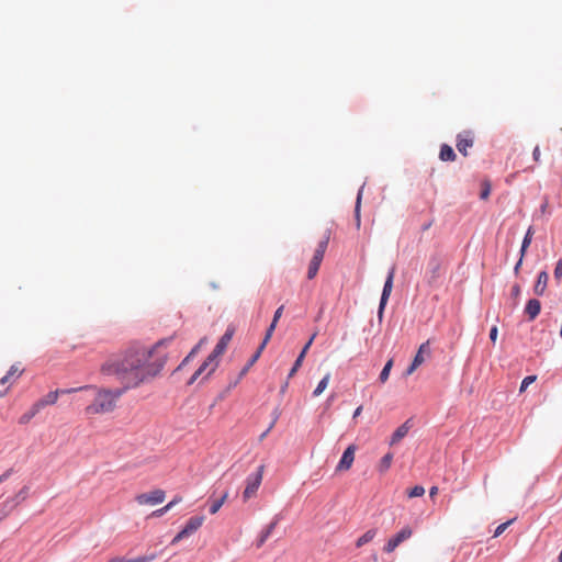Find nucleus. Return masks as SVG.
<instances>
[{
    "label": "nucleus",
    "instance_id": "1",
    "mask_svg": "<svg viewBox=\"0 0 562 562\" xmlns=\"http://www.w3.org/2000/svg\"><path fill=\"white\" fill-rule=\"evenodd\" d=\"M101 374L115 376L122 389L136 387L140 382V348L137 342L121 353L110 356L100 367Z\"/></svg>",
    "mask_w": 562,
    "mask_h": 562
},
{
    "label": "nucleus",
    "instance_id": "2",
    "mask_svg": "<svg viewBox=\"0 0 562 562\" xmlns=\"http://www.w3.org/2000/svg\"><path fill=\"white\" fill-rule=\"evenodd\" d=\"M88 390H93L95 392V396L93 402L88 405L85 409L87 415H100L105 413H111L116 407V401L122 396L125 392V389L110 390L105 387H97L94 385H90Z\"/></svg>",
    "mask_w": 562,
    "mask_h": 562
},
{
    "label": "nucleus",
    "instance_id": "3",
    "mask_svg": "<svg viewBox=\"0 0 562 562\" xmlns=\"http://www.w3.org/2000/svg\"><path fill=\"white\" fill-rule=\"evenodd\" d=\"M166 342L160 340L149 350L146 363L143 366V380L147 376L155 378L164 368L167 361Z\"/></svg>",
    "mask_w": 562,
    "mask_h": 562
},
{
    "label": "nucleus",
    "instance_id": "4",
    "mask_svg": "<svg viewBox=\"0 0 562 562\" xmlns=\"http://www.w3.org/2000/svg\"><path fill=\"white\" fill-rule=\"evenodd\" d=\"M263 472H265V465L261 464L258 467L256 473L250 474L246 479V487L243 492L244 502L249 501L251 497H254L257 494V492L261 485V482H262Z\"/></svg>",
    "mask_w": 562,
    "mask_h": 562
},
{
    "label": "nucleus",
    "instance_id": "5",
    "mask_svg": "<svg viewBox=\"0 0 562 562\" xmlns=\"http://www.w3.org/2000/svg\"><path fill=\"white\" fill-rule=\"evenodd\" d=\"M204 522V516H193L191 517L181 531L177 533V536L172 539L171 543L176 544L180 540L189 537L194 533Z\"/></svg>",
    "mask_w": 562,
    "mask_h": 562
},
{
    "label": "nucleus",
    "instance_id": "6",
    "mask_svg": "<svg viewBox=\"0 0 562 562\" xmlns=\"http://www.w3.org/2000/svg\"><path fill=\"white\" fill-rule=\"evenodd\" d=\"M394 276H395V267L393 266L387 273V278L385 280L381 300H380V305H379V311H378V318L380 322L383 318V312H384L385 305L387 303V300H389L392 289H393Z\"/></svg>",
    "mask_w": 562,
    "mask_h": 562
},
{
    "label": "nucleus",
    "instance_id": "7",
    "mask_svg": "<svg viewBox=\"0 0 562 562\" xmlns=\"http://www.w3.org/2000/svg\"><path fill=\"white\" fill-rule=\"evenodd\" d=\"M89 387L90 386H80V387H74V389L55 390V391L49 392L48 394H46L44 397L40 398L38 401H36V403H37V406H40L43 409L47 405H54L57 402L58 396L60 394H70V393L82 391L83 389H89Z\"/></svg>",
    "mask_w": 562,
    "mask_h": 562
},
{
    "label": "nucleus",
    "instance_id": "8",
    "mask_svg": "<svg viewBox=\"0 0 562 562\" xmlns=\"http://www.w3.org/2000/svg\"><path fill=\"white\" fill-rule=\"evenodd\" d=\"M412 535L413 529L408 526H405L397 533H395L392 538L389 539L383 550L386 553L393 552L402 542L409 539Z\"/></svg>",
    "mask_w": 562,
    "mask_h": 562
},
{
    "label": "nucleus",
    "instance_id": "9",
    "mask_svg": "<svg viewBox=\"0 0 562 562\" xmlns=\"http://www.w3.org/2000/svg\"><path fill=\"white\" fill-rule=\"evenodd\" d=\"M356 449L357 447L355 445L347 447L336 467L337 472L348 471L352 467Z\"/></svg>",
    "mask_w": 562,
    "mask_h": 562
},
{
    "label": "nucleus",
    "instance_id": "10",
    "mask_svg": "<svg viewBox=\"0 0 562 562\" xmlns=\"http://www.w3.org/2000/svg\"><path fill=\"white\" fill-rule=\"evenodd\" d=\"M217 357H213V353H211L206 360L200 366V368L193 373L191 379L189 380L188 384H193L198 378L209 369L207 374H211L213 371H215L217 367Z\"/></svg>",
    "mask_w": 562,
    "mask_h": 562
},
{
    "label": "nucleus",
    "instance_id": "11",
    "mask_svg": "<svg viewBox=\"0 0 562 562\" xmlns=\"http://www.w3.org/2000/svg\"><path fill=\"white\" fill-rule=\"evenodd\" d=\"M217 357H213V353H211L206 360L200 366V368L193 373L191 379L189 380L188 384H193L198 378L209 369L207 374H211L213 371H215L217 367Z\"/></svg>",
    "mask_w": 562,
    "mask_h": 562
},
{
    "label": "nucleus",
    "instance_id": "12",
    "mask_svg": "<svg viewBox=\"0 0 562 562\" xmlns=\"http://www.w3.org/2000/svg\"><path fill=\"white\" fill-rule=\"evenodd\" d=\"M474 139L471 132H463L457 136V149L463 155H468V148L473 146Z\"/></svg>",
    "mask_w": 562,
    "mask_h": 562
},
{
    "label": "nucleus",
    "instance_id": "13",
    "mask_svg": "<svg viewBox=\"0 0 562 562\" xmlns=\"http://www.w3.org/2000/svg\"><path fill=\"white\" fill-rule=\"evenodd\" d=\"M328 241H329V235L325 234L323 236V238L319 240L317 248L314 251L313 258L311 260L312 263L321 266L324 255H325V251L328 246Z\"/></svg>",
    "mask_w": 562,
    "mask_h": 562
},
{
    "label": "nucleus",
    "instance_id": "14",
    "mask_svg": "<svg viewBox=\"0 0 562 562\" xmlns=\"http://www.w3.org/2000/svg\"><path fill=\"white\" fill-rule=\"evenodd\" d=\"M233 335H234V330L233 329H227L225 331V334L221 337V339L216 344L214 350L211 352V353H213V357H217L218 358L220 356H222L225 352L229 341L233 338Z\"/></svg>",
    "mask_w": 562,
    "mask_h": 562
},
{
    "label": "nucleus",
    "instance_id": "15",
    "mask_svg": "<svg viewBox=\"0 0 562 562\" xmlns=\"http://www.w3.org/2000/svg\"><path fill=\"white\" fill-rule=\"evenodd\" d=\"M166 498V493L162 490H155L153 492H149L147 494H143V503L149 504V505H157L161 504Z\"/></svg>",
    "mask_w": 562,
    "mask_h": 562
},
{
    "label": "nucleus",
    "instance_id": "16",
    "mask_svg": "<svg viewBox=\"0 0 562 562\" xmlns=\"http://www.w3.org/2000/svg\"><path fill=\"white\" fill-rule=\"evenodd\" d=\"M283 308L284 306L281 305L280 307L277 308V311L274 312V315H273V319H272V323L270 324V326L268 327L267 329V333H266V336L263 338V341L261 342L260 345V349H265L267 342L269 341V339L271 338L272 334H273V330L276 329V326H277V323L278 321L280 319L282 313H283Z\"/></svg>",
    "mask_w": 562,
    "mask_h": 562
},
{
    "label": "nucleus",
    "instance_id": "17",
    "mask_svg": "<svg viewBox=\"0 0 562 562\" xmlns=\"http://www.w3.org/2000/svg\"><path fill=\"white\" fill-rule=\"evenodd\" d=\"M431 355V349H430V340L428 339L427 341L423 342L418 350H417V353L415 355L414 357V361L416 363H418L419 366H422L426 358H429Z\"/></svg>",
    "mask_w": 562,
    "mask_h": 562
},
{
    "label": "nucleus",
    "instance_id": "18",
    "mask_svg": "<svg viewBox=\"0 0 562 562\" xmlns=\"http://www.w3.org/2000/svg\"><path fill=\"white\" fill-rule=\"evenodd\" d=\"M541 311V303L537 299H531L527 302L525 313L528 315L529 321H533Z\"/></svg>",
    "mask_w": 562,
    "mask_h": 562
},
{
    "label": "nucleus",
    "instance_id": "19",
    "mask_svg": "<svg viewBox=\"0 0 562 562\" xmlns=\"http://www.w3.org/2000/svg\"><path fill=\"white\" fill-rule=\"evenodd\" d=\"M548 280H549V276L547 273V271H541L539 274H538V279H537V282L535 284V293L537 295H542L547 289V284H548Z\"/></svg>",
    "mask_w": 562,
    "mask_h": 562
},
{
    "label": "nucleus",
    "instance_id": "20",
    "mask_svg": "<svg viewBox=\"0 0 562 562\" xmlns=\"http://www.w3.org/2000/svg\"><path fill=\"white\" fill-rule=\"evenodd\" d=\"M408 430H409L408 422H405L400 427H397L396 430L393 432L391 440H390V445L393 446V445H396L398 441H401L408 434Z\"/></svg>",
    "mask_w": 562,
    "mask_h": 562
},
{
    "label": "nucleus",
    "instance_id": "21",
    "mask_svg": "<svg viewBox=\"0 0 562 562\" xmlns=\"http://www.w3.org/2000/svg\"><path fill=\"white\" fill-rule=\"evenodd\" d=\"M23 369L20 368L19 364H13L11 366L10 370L7 372V374L0 380V383L1 384H5L8 382H10L12 379L13 380H16L21 376V374L23 373Z\"/></svg>",
    "mask_w": 562,
    "mask_h": 562
},
{
    "label": "nucleus",
    "instance_id": "22",
    "mask_svg": "<svg viewBox=\"0 0 562 562\" xmlns=\"http://www.w3.org/2000/svg\"><path fill=\"white\" fill-rule=\"evenodd\" d=\"M42 408L37 406V403L35 402L31 408L25 412L19 419V424L26 425L29 424L40 412Z\"/></svg>",
    "mask_w": 562,
    "mask_h": 562
},
{
    "label": "nucleus",
    "instance_id": "23",
    "mask_svg": "<svg viewBox=\"0 0 562 562\" xmlns=\"http://www.w3.org/2000/svg\"><path fill=\"white\" fill-rule=\"evenodd\" d=\"M456 154L452 149L451 146L447 145V144H443L441 147H440V153H439V158L442 160V161H453L456 159Z\"/></svg>",
    "mask_w": 562,
    "mask_h": 562
},
{
    "label": "nucleus",
    "instance_id": "24",
    "mask_svg": "<svg viewBox=\"0 0 562 562\" xmlns=\"http://www.w3.org/2000/svg\"><path fill=\"white\" fill-rule=\"evenodd\" d=\"M375 536H376V530L375 529H369L361 537L358 538V540L356 542V546L358 548H360V547L371 542L374 539Z\"/></svg>",
    "mask_w": 562,
    "mask_h": 562
},
{
    "label": "nucleus",
    "instance_id": "25",
    "mask_svg": "<svg viewBox=\"0 0 562 562\" xmlns=\"http://www.w3.org/2000/svg\"><path fill=\"white\" fill-rule=\"evenodd\" d=\"M532 236H533V228H532V226H530L527 229V233H526V235H525V237L522 239V243H521V248H520L521 258L525 257L526 251H527L528 247L531 244Z\"/></svg>",
    "mask_w": 562,
    "mask_h": 562
},
{
    "label": "nucleus",
    "instance_id": "26",
    "mask_svg": "<svg viewBox=\"0 0 562 562\" xmlns=\"http://www.w3.org/2000/svg\"><path fill=\"white\" fill-rule=\"evenodd\" d=\"M277 524H278V520H273L272 522H270L267 526V528L262 531V533L258 540V544H257L258 547H261L267 541V539L270 537V535L274 530Z\"/></svg>",
    "mask_w": 562,
    "mask_h": 562
},
{
    "label": "nucleus",
    "instance_id": "27",
    "mask_svg": "<svg viewBox=\"0 0 562 562\" xmlns=\"http://www.w3.org/2000/svg\"><path fill=\"white\" fill-rule=\"evenodd\" d=\"M227 497H228V492L226 491L223 493V495L220 498L214 499L210 506V513L212 515L216 514L220 510V508L223 506V504L226 502Z\"/></svg>",
    "mask_w": 562,
    "mask_h": 562
},
{
    "label": "nucleus",
    "instance_id": "28",
    "mask_svg": "<svg viewBox=\"0 0 562 562\" xmlns=\"http://www.w3.org/2000/svg\"><path fill=\"white\" fill-rule=\"evenodd\" d=\"M393 363H394L393 359H389L386 361V363L384 364V367H383V369H382V371L380 373V376H379V381L381 383H385L387 381V379L390 376V372H391L392 367H393Z\"/></svg>",
    "mask_w": 562,
    "mask_h": 562
},
{
    "label": "nucleus",
    "instance_id": "29",
    "mask_svg": "<svg viewBox=\"0 0 562 562\" xmlns=\"http://www.w3.org/2000/svg\"><path fill=\"white\" fill-rule=\"evenodd\" d=\"M329 379H330V374L327 373L318 383V385L316 386V389L314 390L313 392V395L314 396H319L327 387L328 383H329Z\"/></svg>",
    "mask_w": 562,
    "mask_h": 562
},
{
    "label": "nucleus",
    "instance_id": "30",
    "mask_svg": "<svg viewBox=\"0 0 562 562\" xmlns=\"http://www.w3.org/2000/svg\"><path fill=\"white\" fill-rule=\"evenodd\" d=\"M392 461H393V454L386 453L380 461V464H379L380 472H382V473L386 472L390 469Z\"/></svg>",
    "mask_w": 562,
    "mask_h": 562
},
{
    "label": "nucleus",
    "instance_id": "31",
    "mask_svg": "<svg viewBox=\"0 0 562 562\" xmlns=\"http://www.w3.org/2000/svg\"><path fill=\"white\" fill-rule=\"evenodd\" d=\"M424 494H425V488L422 485H416L413 488L407 491V496L409 498L419 497V496H423Z\"/></svg>",
    "mask_w": 562,
    "mask_h": 562
},
{
    "label": "nucleus",
    "instance_id": "32",
    "mask_svg": "<svg viewBox=\"0 0 562 562\" xmlns=\"http://www.w3.org/2000/svg\"><path fill=\"white\" fill-rule=\"evenodd\" d=\"M29 495V487L23 486L18 494L14 496V499L16 501V504L24 502L27 498Z\"/></svg>",
    "mask_w": 562,
    "mask_h": 562
},
{
    "label": "nucleus",
    "instance_id": "33",
    "mask_svg": "<svg viewBox=\"0 0 562 562\" xmlns=\"http://www.w3.org/2000/svg\"><path fill=\"white\" fill-rule=\"evenodd\" d=\"M172 508V504H167L166 506L153 512L150 515H148L146 518L149 519L151 517H159L165 515L168 510Z\"/></svg>",
    "mask_w": 562,
    "mask_h": 562
},
{
    "label": "nucleus",
    "instance_id": "34",
    "mask_svg": "<svg viewBox=\"0 0 562 562\" xmlns=\"http://www.w3.org/2000/svg\"><path fill=\"white\" fill-rule=\"evenodd\" d=\"M514 520H515V518L509 519L508 521L503 522L499 526H497V528L494 531V537H499L514 522Z\"/></svg>",
    "mask_w": 562,
    "mask_h": 562
},
{
    "label": "nucleus",
    "instance_id": "35",
    "mask_svg": "<svg viewBox=\"0 0 562 562\" xmlns=\"http://www.w3.org/2000/svg\"><path fill=\"white\" fill-rule=\"evenodd\" d=\"M321 266L310 262L307 270V278L310 280L314 279L318 272Z\"/></svg>",
    "mask_w": 562,
    "mask_h": 562
},
{
    "label": "nucleus",
    "instance_id": "36",
    "mask_svg": "<svg viewBox=\"0 0 562 562\" xmlns=\"http://www.w3.org/2000/svg\"><path fill=\"white\" fill-rule=\"evenodd\" d=\"M536 381V376L535 375H528L526 376L522 382H521V385H520V392H524L527 386L531 383H533Z\"/></svg>",
    "mask_w": 562,
    "mask_h": 562
},
{
    "label": "nucleus",
    "instance_id": "37",
    "mask_svg": "<svg viewBox=\"0 0 562 562\" xmlns=\"http://www.w3.org/2000/svg\"><path fill=\"white\" fill-rule=\"evenodd\" d=\"M554 278L560 281L562 279V259H559L554 268Z\"/></svg>",
    "mask_w": 562,
    "mask_h": 562
},
{
    "label": "nucleus",
    "instance_id": "38",
    "mask_svg": "<svg viewBox=\"0 0 562 562\" xmlns=\"http://www.w3.org/2000/svg\"><path fill=\"white\" fill-rule=\"evenodd\" d=\"M491 193V186L488 182H484V189L481 192V199L486 200Z\"/></svg>",
    "mask_w": 562,
    "mask_h": 562
},
{
    "label": "nucleus",
    "instance_id": "39",
    "mask_svg": "<svg viewBox=\"0 0 562 562\" xmlns=\"http://www.w3.org/2000/svg\"><path fill=\"white\" fill-rule=\"evenodd\" d=\"M418 367H420V366L413 360L411 366L406 369L405 375L408 376V375L413 374Z\"/></svg>",
    "mask_w": 562,
    "mask_h": 562
},
{
    "label": "nucleus",
    "instance_id": "40",
    "mask_svg": "<svg viewBox=\"0 0 562 562\" xmlns=\"http://www.w3.org/2000/svg\"><path fill=\"white\" fill-rule=\"evenodd\" d=\"M108 562H140V559L113 558Z\"/></svg>",
    "mask_w": 562,
    "mask_h": 562
},
{
    "label": "nucleus",
    "instance_id": "41",
    "mask_svg": "<svg viewBox=\"0 0 562 562\" xmlns=\"http://www.w3.org/2000/svg\"><path fill=\"white\" fill-rule=\"evenodd\" d=\"M315 336H316V334H314V335L310 338V340L305 344V346L303 347V349H302V351H301V353H300V355H303V358L305 357V355H306V352H307L308 348L311 347V345H312V342H313V340H314Z\"/></svg>",
    "mask_w": 562,
    "mask_h": 562
},
{
    "label": "nucleus",
    "instance_id": "42",
    "mask_svg": "<svg viewBox=\"0 0 562 562\" xmlns=\"http://www.w3.org/2000/svg\"><path fill=\"white\" fill-rule=\"evenodd\" d=\"M315 336H316V334H314V335L310 338V340L305 344V346L303 347V349H302V351H301V353H300V355H303V358L305 357V355H306V352H307L308 348L311 347V345H312V342H313V340H314Z\"/></svg>",
    "mask_w": 562,
    "mask_h": 562
},
{
    "label": "nucleus",
    "instance_id": "43",
    "mask_svg": "<svg viewBox=\"0 0 562 562\" xmlns=\"http://www.w3.org/2000/svg\"><path fill=\"white\" fill-rule=\"evenodd\" d=\"M315 336H316V334H314V335L310 338V340L305 344V346L303 347V349H302V351H301V353H300V355H303V358L305 357V355H306V352H307L308 348L311 347V345H312V342H313V340H314Z\"/></svg>",
    "mask_w": 562,
    "mask_h": 562
},
{
    "label": "nucleus",
    "instance_id": "44",
    "mask_svg": "<svg viewBox=\"0 0 562 562\" xmlns=\"http://www.w3.org/2000/svg\"><path fill=\"white\" fill-rule=\"evenodd\" d=\"M497 335H498V329L496 326H493L490 330V339L495 342L496 339H497Z\"/></svg>",
    "mask_w": 562,
    "mask_h": 562
},
{
    "label": "nucleus",
    "instance_id": "45",
    "mask_svg": "<svg viewBox=\"0 0 562 562\" xmlns=\"http://www.w3.org/2000/svg\"><path fill=\"white\" fill-rule=\"evenodd\" d=\"M12 474V469H9L7 471H4L1 475H0V484L4 481H7Z\"/></svg>",
    "mask_w": 562,
    "mask_h": 562
},
{
    "label": "nucleus",
    "instance_id": "46",
    "mask_svg": "<svg viewBox=\"0 0 562 562\" xmlns=\"http://www.w3.org/2000/svg\"><path fill=\"white\" fill-rule=\"evenodd\" d=\"M540 148L539 146H536L535 149H533V153H532V156H533V160L535 161H539L540 160Z\"/></svg>",
    "mask_w": 562,
    "mask_h": 562
},
{
    "label": "nucleus",
    "instance_id": "47",
    "mask_svg": "<svg viewBox=\"0 0 562 562\" xmlns=\"http://www.w3.org/2000/svg\"><path fill=\"white\" fill-rule=\"evenodd\" d=\"M204 341H205V338L201 339V340H200V342H199V344H198V345H196V346H195V347L190 351V356H192V357H193V356L198 352L199 348L201 347V345H202Z\"/></svg>",
    "mask_w": 562,
    "mask_h": 562
},
{
    "label": "nucleus",
    "instance_id": "48",
    "mask_svg": "<svg viewBox=\"0 0 562 562\" xmlns=\"http://www.w3.org/2000/svg\"><path fill=\"white\" fill-rule=\"evenodd\" d=\"M262 350H263V349H260V347L258 348L257 352L252 356V358H251V360H250V362H249V366H251L254 362H256V361H257V359L259 358V356H260V353H261V351H262Z\"/></svg>",
    "mask_w": 562,
    "mask_h": 562
},
{
    "label": "nucleus",
    "instance_id": "49",
    "mask_svg": "<svg viewBox=\"0 0 562 562\" xmlns=\"http://www.w3.org/2000/svg\"><path fill=\"white\" fill-rule=\"evenodd\" d=\"M192 358V356H190V353L182 360V362L179 364V367L177 368V370H181L189 361L190 359Z\"/></svg>",
    "mask_w": 562,
    "mask_h": 562
},
{
    "label": "nucleus",
    "instance_id": "50",
    "mask_svg": "<svg viewBox=\"0 0 562 562\" xmlns=\"http://www.w3.org/2000/svg\"><path fill=\"white\" fill-rule=\"evenodd\" d=\"M303 359H304V358H303V355H299V357H297V359L295 360V362H294V366H293V367H295V368H297V369H299V368L302 366Z\"/></svg>",
    "mask_w": 562,
    "mask_h": 562
},
{
    "label": "nucleus",
    "instance_id": "51",
    "mask_svg": "<svg viewBox=\"0 0 562 562\" xmlns=\"http://www.w3.org/2000/svg\"><path fill=\"white\" fill-rule=\"evenodd\" d=\"M360 200H361V194L359 193L358 198H357V205H356V214H357L358 220H359Z\"/></svg>",
    "mask_w": 562,
    "mask_h": 562
},
{
    "label": "nucleus",
    "instance_id": "52",
    "mask_svg": "<svg viewBox=\"0 0 562 562\" xmlns=\"http://www.w3.org/2000/svg\"><path fill=\"white\" fill-rule=\"evenodd\" d=\"M512 293H513V295H514V296H518V295H519V293H520V288H519V285H517V284H516V285H514V286H513V289H512Z\"/></svg>",
    "mask_w": 562,
    "mask_h": 562
},
{
    "label": "nucleus",
    "instance_id": "53",
    "mask_svg": "<svg viewBox=\"0 0 562 562\" xmlns=\"http://www.w3.org/2000/svg\"><path fill=\"white\" fill-rule=\"evenodd\" d=\"M438 493V487L437 486H432L429 491V496L432 498L437 495Z\"/></svg>",
    "mask_w": 562,
    "mask_h": 562
},
{
    "label": "nucleus",
    "instance_id": "54",
    "mask_svg": "<svg viewBox=\"0 0 562 562\" xmlns=\"http://www.w3.org/2000/svg\"><path fill=\"white\" fill-rule=\"evenodd\" d=\"M181 501H182V497L177 496L171 502H169L168 504H172V507H173L176 504L180 503Z\"/></svg>",
    "mask_w": 562,
    "mask_h": 562
},
{
    "label": "nucleus",
    "instance_id": "55",
    "mask_svg": "<svg viewBox=\"0 0 562 562\" xmlns=\"http://www.w3.org/2000/svg\"><path fill=\"white\" fill-rule=\"evenodd\" d=\"M522 259H524V258H521V257H520V258H519V260H518V262H517V263H516V266H515V272H516V273H518L519 268H520V267H521V265H522Z\"/></svg>",
    "mask_w": 562,
    "mask_h": 562
},
{
    "label": "nucleus",
    "instance_id": "56",
    "mask_svg": "<svg viewBox=\"0 0 562 562\" xmlns=\"http://www.w3.org/2000/svg\"><path fill=\"white\" fill-rule=\"evenodd\" d=\"M362 412V406H359L356 408V411L353 412V418H357L358 416H360Z\"/></svg>",
    "mask_w": 562,
    "mask_h": 562
},
{
    "label": "nucleus",
    "instance_id": "57",
    "mask_svg": "<svg viewBox=\"0 0 562 562\" xmlns=\"http://www.w3.org/2000/svg\"><path fill=\"white\" fill-rule=\"evenodd\" d=\"M277 419H278V416H276L273 418V420L271 423H269V427L267 428L268 431H271V429L274 427L276 423H277Z\"/></svg>",
    "mask_w": 562,
    "mask_h": 562
},
{
    "label": "nucleus",
    "instance_id": "58",
    "mask_svg": "<svg viewBox=\"0 0 562 562\" xmlns=\"http://www.w3.org/2000/svg\"><path fill=\"white\" fill-rule=\"evenodd\" d=\"M270 431H268V429L266 431H263L260 436H259V441H262L267 435L269 434Z\"/></svg>",
    "mask_w": 562,
    "mask_h": 562
},
{
    "label": "nucleus",
    "instance_id": "59",
    "mask_svg": "<svg viewBox=\"0 0 562 562\" xmlns=\"http://www.w3.org/2000/svg\"><path fill=\"white\" fill-rule=\"evenodd\" d=\"M297 370H299L297 368L292 367V369H291V371H290V373H289V378H292V376L295 374V372H296Z\"/></svg>",
    "mask_w": 562,
    "mask_h": 562
},
{
    "label": "nucleus",
    "instance_id": "60",
    "mask_svg": "<svg viewBox=\"0 0 562 562\" xmlns=\"http://www.w3.org/2000/svg\"><path fill=\"white\" fill-rule=\"evenodd\" d=\"M153 559H154L153 555H150V557H143L142 562H147V561L153 560Z\"/></svg>",
    "mask_w": 562,
    "mask_h": 562
}]
</instances>
